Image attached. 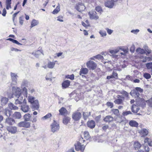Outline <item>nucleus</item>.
Here are the masks:
<instances>
[{
  "label": "nucleus",
  "instance_id": "obj_1",
  "mask_svg": "<svg viewBox=\"0 0 152 152\" xmlns=\"http://www.w3.org/2000/svg\"><path fill=\"white\" fill-rule=\"evenodd\" d=\"M143 91V90L140 87H136L135 89L132 90L130 94L132 97L135 98H138L140 96V94Z\"/></svg>",
  "mask_w": 152,
  "mask_h": 152
},
{
  "label": "nucleus",
  "instance_id": "obj_2",
  "mask_svg": "<svg viewBox=\"0 0 152 152\" xmlns=\"http://www.w3.org/2000/svg\"><path fill=\"white\" fill-rule=\"evenodd\" d=\"M16 99H15V104L16 105L25 104H26V100L25 96L23 97L22 95L19 96L18 97H16Z\"/></svg>",
  "mask_w": 152,
  "mask_h": 152
},
{
  "label": "nucleus",
  "instance_id": "obj_3",
  "mask_svg": "<svg viewBox=\"0 0 152 152\" xmlns=\"http://www.w3.org/2000/svg\"><path fill=\"white\" fill-rule=\"evenodd\" d=\"M82 116L81 113L77 110L74 112L72 115V118L75 121H78L81 118Z\"/></svg>",
  "mask_w": 152,
  "mask_h": 152
},
{
  "label": "nucleus",
  "instance_id": "obj_4",
  "mask_svg": "<svg viewBox=\"0 0 152 152\" xmlns=\"http://www.w3.org/2000/svg\"><path fill=\"white\" fill-rule=\"evenodd\" d=\"M12 90L14 95L15 96V97L22 95L21 89L19 87H12Z\"/></svg>",
  "mask_w": 152,
  "mask_h": 152
},
{
  "label": "nucleus",
  "instance_id": "obj_5",
  "mask_svg": "<svg viewBox=\"0 0 152 152\" xmlns=\"http://www.w3.org/2000/svg\"><path fill=\"white\" fill-rule=\"evenodd\" d=\"M10 75L12 80L11 85L12 86V85H16L17 83L18 76L16 74L12 72L10 73Z\"/></svg>",
  "mask_w": 152,
  "mask_h": 152
},
{
  "label": "nucleus",
  "instance_id": "obj_6",
  "mask_svg": "<svg viewBox=\"0 0 152 152\" xmlns=\"http://www.w3.org/2000/svg\"><path fill=\"white\" fill-rule=\"evenodd\" d=\"M51 126V131L53 133L58 131L59 128V124L55 121H54V122L52 124Z\"/></svg>",
  "mask_w": 152,
  "mask_h": 152
},
{
  "label": "nucleus",
  "instance_id": "obj_7",
  "mask_svg": "<svg viewBox=\"0 0 152 152\" xmlns=\"http://www.w3.org/2000/svg\"><path fill=\"white\" fill-rule=\"evenodd\" d=\"M87 67L90 69L94 70L96 67V64L93 61H90L86 63Z\"/></svg>",
  "mask_w": 152,
  "mask_h": 152
},
{
  "label": "nucleus",
  "instance_id": "obj_8",
  "mask_svg": "<svg viewBox=\"0 0 152 152\" xmlns=\"http://www.w3.org/2000/svg\"><path fill=\"white\" fill-rule=\"evenodd\" d=\"M75 8L78 11L81 12L85 10L86 7L83 3L79 2L76 5Z\"/></svg>",
  "mask_w": 152,
  "mask_h": 152
},
{
  "label": "nucleus",
  "instance_id": "obj_9",
  "mask_svg": "<svg viewBox=\"0 0 152 152\" xmlns=\"http://www.w3.org/2000/svg\"><path fill=\"white\" fill-rule=\"evenodd\" d=\"M75 149L77 151L80 150L82 151H84L85 146L84 145H82L81 143L79 142H77V143L75 144Z\"/></svg>",
  "mask_w": 152,
  "mask_h": 152
},
{
  "label": "nucleus",
  "instance_id": "obj_10",
  "mask_svg": "<svg viewBox=\"0 0 152 152\" xmlns=\"http://www.w3.org/2000/svg\"><path fill=\"white\" fill-rule=\"evenodd\" d=\"M30 126V123L24 120L21 121L18 124V126L20 127H24L26 128H29Z\"/></svg>",
  "mask_w": 152,
  "mask_h": 152
},
{
  "label": "nucleus",
  "instance_id": "obj_11",
  "mask_svg": "<svg viewBox=\"0 0 152 152\" xmlns=\"http://www.w3.org/2000/svg\"><path fill=\"white\" fill-rule=\"evenodd\" d=\"M96 12L95 11L89 12L88 14L90 18L91 19H94L97 20L99 19L98 16L96 15Z\"/></svg>",
  "mask_w": 152,
  "mask_h": 152
},
{
  "label": "nucleus",
  "instance_id": "obj_12",
  "mask_svg": "<svg viewBox=\"0 0 152 152\" xmlns=\"http://www.w3.org/2000/svg\"><path fill=\"white\" fill-rule=\"evenodd\" d=\"M7 129L8 131L12 134L15 133L17 131V128L15 126H7Z\"/></svg>",
  "mask_w": 152,
  "mask_h": 152
},
{
  "label": "nucleus",
  "instance_id": "obj_13",
  "mask_svg": "<svg viewBox=\"0 0 152 152\" xmlns=\"http://www.w3.org/2000/svg\"><path fill=\"white\" fill-rule=\"evenodd\" d=\"M5 123L9 125H12L15 124V121L13 118L8 117L6 119Z\"/></svg>",
  "mask_w": 152,
  "mask_h": 152
},
{
  "label": "nucleus",
  "instance_id": "obj_14",
  "mask_svg": "<svg viewBox=\"0 0 152 152\" xmlns=\"http://www.w3.org/2000/svg\"><path fill=\"white\" fill-rule=\"evenodd\" d=\"M31 108L32 109L37 110L39 108V102L37 100H35V102L32 103Z\"/></svg>",
  "mask_w": 152,
  "mask_h": 152
},
{
  "label": "nucleus",
  "instance_id": "obj_15",
  "mask_svg": "<svg viewBox=\"0 0 152 152\" xmlns=\"http://www.w3.org/2000/svg\"><path fill=\"white\" fill-rule=\"evenodd\" d=\"M104 4L105 7L110 8H112L114 6L115 3L111 0L106 1Z\"/></svg>",
  "mask_w": 152,
  "mask_h": 152
},
{
  "label": "nucleus",
  "instance_id": "obj_16",
  "mask_svg": "<svg viewBox=\"0 0 152 152\" xmlns=\"http://www.w3.org/2000/svg\"><path fill=\"white\" fill-rule=\"evenodd\" d=\"M59 115H61L65 116L68 113V111L64 107H62L59 110Z\"/></svg>",
  "mask_w": 152,
  "mask_h": 152
},
{
  "label": "nucleus",
  "instance_id": "obj_17",
  "mask_svg": "<svg viewBox=\"0 0 152 152\" xmlns=\"http://www.w3.org/2000/svg\"><path fill=\"white\" fill-rule=\"evenodd\" d=\"M87 126L91 129L94 128L96 125L95 121L93 120L88 121L87 123Z\"/></svg>",
  "mask_w": 152,
  "mask_h": 152
},
{
  "label": "nucleus",
  "instance_id": "obj_18",
  "mask_svg": "<svg viewBox=\"0 0 152 152\" xmlns=\"http://www.w3.org/2000/svg\"><path fill=\"white\" fill-rule=\"evenodd\" d=\"M21 110L25 113L27 112L29 109L28 106L25 104H21Z\"/></svg>",
  "mask_w": 152,
  "mask_h": 152
},
{
  "label": "nucleus",
  "instance_id": "obj_19",
  "mask_svg": "<svg viewBox=\"0 0 152 152\" xmlns=\"http://www.w3.org/2000/svg\"><path fill=\"white\" fill-rule=\"evenodd\" d=\"M32 114H30L29 113H27L25 114L23 116V118L24 120L26 121H31L32 119Z\"/></svg>",
  "mask_w": 152,
  "mask_h": 152
},
{
  "label": "nucleus",
  "instance_id": "obj_20",
  "mask_svg": "<svg viewBox=\"0 0 152 152\" xmlns=\"http://www.w3.org/2000/svg\"><path fill=\"white\" fill-rule=\"evenodd\" d=\"M113 118L111 115H107L104 119V121L106 123H110L113 121Z\"/></svg>",
  "mask_w": 152,
  "mask_h": 152
},
{
  "label": "nucleus",
  "instance_id": "obj_21",
  "mask_svg": "<svg viewBox=\"0 0 152 152\" xmlns=\"http://www.w3.org/2000/svg\"><path fill=\"white\" fill-rule=\"evenodd\" d=\"M131 109L132 112L134 113H136L139 111L140 109L135 105L132 104Z\"/></svg>",
  "mask_w": 152,
  "mask_h": 152
},
{
  "label": "nucleus",
  "instance_id": "obj_22",
  "mask_svg": "<svg viewBox=\"0 0 152 152\" xmlns=\"http://www.w3.org/2000/svg\"><path fill=\"white\" fill-rule=\"evenodd\" d=\"M147 102V101H145L143 99H141L139 102V105L142 107H144L145 106Z\"/></svg>",
  "mask_w": 152,
  "mask_h": 152
},
{
  "label": "nucleus",
  "instance_id": "obj_23",
  "mask_svg": "<svg viewBox=\"0 0 152 152\" xmlns=\"http://www.w3.org/2000/svg\"><path fill=\"white\" fill-rule=\"evenodd\" d=\"M70 84V82L69 80H65L62 83V86L63 88H66L69 86Z\"/></svg>",
  "mask_w": 152,
  "mask_h": 152
},
{
  "label": "nucleus",
  "instance_id": "obj_24",
  "mask_svg": "<svg viewBox=\"0 0 152 152\" xmlns=\"http://www.w3.org/2000/svg\"><path fill=\"white\" fill-rule=\"evenodd\" d=\"M129 125L132 127H137L138 126V124L136 121L134 120H131L129 122Z\"/></svg>",
  "mask_w": 152,
  "mask_h": 152
},
{
  "label": "nucleus",
  "instance_id": "obj_25",
  "mask_svg": "<svg viewBox=\"0 0 152 152\" xmlns=\"http://www.w3.org/2000/svg\"><path fill=\"white\" fill-rule=\"evenodd\" d=\"M8 101V99L6 97H3L1 100V104L3 106H5L7 104Z\"/></svg>",
  "mask_w": 152,
  "mask_h": 152
},
{
  "label": "nucleus",
  "instance_id": "obj_26",
  "mask_svg": "<svg viewBox=\"0 0 152 152\" xmlns=\"http://www.w3.org/2000/svg\"><path fill=\"white\" fill-rule=\"evenodd\" d=\"M21 116V113L19 112H15L13 115V117L16 119H20Z\"/></svg>",
  "mask_w": 152,
  "mask_h": 152
},
{
  "label": "nucleus",
  "instance_id": "obj_27",
  "mask_svg": "<svg viewBox=\"0 0 152 152\" xmlns=\"http://www.w3.org/2000/svg\"><path fill=\"white\" fill-rule=\"evenodd\" d=\"M88 72V69L86 68H83L80 69L79 74L80 75H81L82 74L85 75L87 74Z\"/></svg>",
  "mask_w": 152,
  "mask_h": 152
},
{
  "label": "nucleus",
  "instance_id": "obj_28",
  "mask_svg": "<svg viewBox=\"0 0 152 152\" xmlns=\"http://www.w3.org/2000/svg\"><path fill=\"white\" fill-rule=\"evenodd\" d=\"M11 111L9 109H5L4 111V113L7 116L9 117L11 115Z\"/></svg>",
  "mask_w": 152,
  "mask_h": 152
},
{
  "label": "nucleus",
  "instance_id": "obj_29",
  "mask_svg": "<svg viewBox=\"0 0 152 152\" xmlns=\"http://www.w3.org/2000/svg\"><path fill=\"white\" fill-rule=\"evenodd\" d=\"M70 119V118L69 117L65 116L63 119V123L64 124L66 125L69 121Z\"/></svg>",
  "mask_w": 152,
  "mask_h": 152
},
{
  "label": "nucleus",
  "instance_id": "obj_30",
  "mask_svg": "<svg viewBox=\"0 0 152 152\" xmlns=\"http://www.w3.org/2000/svg\"><path fill=\"white\" fill-rule=\"evenodd\" d=\"M8 106L11 110H16L18 109V107L12 103L9 104Z\"/></svg>",
  "mask_w": 152,
  "mask_h": 152
},
{
  "label": "nucleus",
  "instance_id": "obj_31",
  "mask_svg": "<svg viewBox=\"0 0 152 152\" xmlns=\"http://www.w3.org/2000/svg\"><path fill=\"white\" fill-rule=\"evenodd\" d=\"M91 115V113L89 112H83V116L84 120H86L88 117Z\"/></svg>",
  "mask_w": 152,
  "mask_h": 152
},
{
  "label": "nucleus",
  "instance_id": "obj_32",
  "mask_svg": "<svg viewBox=\"0 0 152 152\" xmlns=\"http://www.w3.org/2000/svg\"><path fill=\"white\" fill-rule=\"evenodd\" d=\"M141 146L140 144L138 142H135L134 147L135 150H138L140 148Z\"/></svg>",
  "mask_w": 152,
  "mask_h": 152
},
{
  "label": "nucleus",
  "instance_id": "obj_33",
  "mask_svg": "<svg viewBox=\"0 0 152 152\" xmlns=\"http://www.w3.org/2000/svg\"><path fill=\"white\" fill-rule=\"evenodd\" d=\"M55 64V63L54 62L49 61L48 62V67L50 69H52L53 68Z\"/></svg>",
  "mask_w": 152,
  "mask_h": 152
},
{
  "label": "nucleus",
  "instance_id": "obj_34",
  "mask_svg": "<svg viewBox=\"0 0 152 152\" xmlns=\"http://www.w3.org/2000/svg\"><path fill=\"white\" fill-rule=\"evenodd\" d=\"M22 95H23L24 96L27 97V90L25 87H24L23 89V91L22 93Z\"/></svg>",
  "mask_w": 152,
  "mask_h": 152
},
{
  "label": "nucleus",
  "instance_id": "obj_35",
  "mask_svg": "<svg viewBox=\"0 0 152 152\" xmlns=\"http://www.w3.org/2000/svg\"><path fill=\"white\" fill-rule=\"evenodd\" d=\"M42 53L40 51L38 50L36 51L35 53L33 52L32 53V54L35 56L36 58H38L39 56L41 55Z\"/></svg>",
  "mask_w": 152,
  "mask_h": 152
},
{
  "label": "nucleus",
  "instance_id": "obj_36",
  "mask_svg": "<svg viewBox=\"0 0 152 152\" xmlns=\"http://www.w3.org/2000/svg\"><path fill=\"white\" fill-rule=\"evenodd\" d=\"M120 93L122 94L124 96L128 97L129 96V94L126 91L123 90L119 91Z\"/></svg>",
  "mask_w": 152,
  "mask_h": 152
},
{
  "label": "nucleus",
  "instance_id": "obj_37",
  "mask_svg": "<svg viewBox=\"0 0 152 152\" xmlns=\"http://www.w3.org/2000/svg\"><path fill=\"white\" fill-rule=\"evenodd\" d=\"M140 133L143 136H145L148 134V131L146 129H143L141 131Z\"/></svg>",
  "mask_w": 152,
  "mask_h": 152
},
{
  "label": "nucleus",
  "instance_id": "obj_38",
  "mask_svg": "<svg viewBox=\"0 0 152 152\" xmlns=\"http://www.w3.org/2000/svg\"><path fill=\"white\" fill-rule=\"evenodd\" d=\"M38 23L39 22L38 21L35 19H33L31 22V28L37 25L38 24Z\"/></svg>",
  "mask_w": 152,
  "mask_h": 152
},
{
  "label": "nucleus",
  "instance_id": "obj_39",
  "mask_svg": "<svg viewBox=\"0 0 152 152\" xmlns=\"http://www.w3.org/2000/svg\"><path fill=\"white\" fill-rule=\"evenodd\" d=\"M84 136L86 140H88L90 138V136L88 132H85L84 133Z\"/></svg>",
  "mask_w": 152,
  "mask_h": 152
},
{
  "label": "nucleus",
  "instance_id": "obj_40",
  "mask_svg": "<svg viewBox=\"0 0 152 152\" xmlns=\"http://www.w3.org/2000/svg\"><path fill=\"white\" fill-rule=\"evenodd\" d=\"M114 102L118 104H122L123 102V100L122 99H118L114 101Z\"/></svg>",
  "mask_w": 152,
  "mask_h": 152
},
{
  "label": "nucleus",
  "instance_id": "obj_41",
  "mask_svg": "<svg viewBox=\"0 0 152 152\" xmlns=\"http://www.w3.org/2000/svg\"><path fill=\"white\" fill-rule=\"evenodd\" d=\"M28 81L26 80H23L21 84V87H25L27 86L28 85Z\"/></svg>",
  "mask_w": 152,
  "mask_h": 152
},
{
  "label": "nucleus",
  "instance_id": "obj_42",
  "mask_svg": "<svg viewBox=\"0 0 152 152\" xmlns=\"http://www.w3.org/2000/svg\"><path fill=\"white\" fill-rule=\"evenodd\" d=\"M35 98L32 96H29L28 97V101L31 104L35 102Z\"/></svg>",
  "mask_w": 152,
  "mask_h": 152
},
{
  "label": "nucleus",
  "instance_id": "obj_43",
  "mask_svg": "<svg viewBox=\"0 0 152 152\" xmlns=\"http://www.w3.org/2000/svg\"><path fill=\"white\" fill-rule=\"evenodd\" d=\"M136 51L141 54H143L145 53V50L140 48H138L136 50Z\"/></svg>",
  "mask_w": 152,
  "mask_h": 152
},
{
  "label": "nucleus",
  "instance_id": "obj_44",
  "mask_svg": "<svg viewBox=\"0 0 152 152\" xmlns=\"http://www.w3.org/2000/svg\"><path fill=\"white\" fill-rule=\"evenodd\" d=\"M146 66L148 69H151V71L152 70V62L146 64Z\"/></svg>",
  "mask_w": 152,
  "mask_h": 152
},
{
  "label": "nucleus",
  "instance_id": "obj_45",
  "mask_svg": "<svg viewBox=\"0 0 152 152\" xmlns=\"http://www.w3.org/2000/svg\"><path fill=\"white\" fill-rule=\"evenodd\" d=\"M60 10V7L59 5L57 6L56 8L54 10L52 13L53 14H56Z\"/></svg>",
  "mask_w": 152,
  "mask_h": 152
},
{
  "label": "nucleus",
  "instance_id": "obj_46",
  "mask_svg": "<svg viewBox=\"0 0 152 152\" xmlns=\"http://www.w3.org/2000/svg\"><path fill=\"white\" fill-rule=\"evenodd\" d=\"M143 77L146 79H148L151 78V75L149 73L145 72L144 74Z\"/></svg>",
  "mask_w": 152,
  "mask_h": 152
},
{
  "label": "nucleus",
  "instance_id": "obj_47",
  "mask_svg": "<svg viewBox=\"0 0 152 152\" xmlns=\"http://www.w3.org/2000/svg\"><path fill=\"white\" fill-rule=\"evenodd\" d=\"M52 116V115L50 113H48L46 115L43 117L42 118L43 119H46L51 117Z\"/></svg>",
  "mask_w": 152,
  "mask_h": 152
},
{
  "label": "nucleus",
  "instance_id": "obj_48",
  "mask_svg": "<svg viewBox=\"0 0 152 152\" xmlns=\"http://www.w3.org/2000/svg\"><path fill=\"white\" fill-rule=\"evenodd\" d=\"M111 111L114 114L117 115H118L119 112L118 109H113L111 110Z\"/></svg>",
  "mask_w": 152,
  "mask_h": 152
},
{
  "label": "nucleus",
  "instance_id": "obj_49",
  "mask_svg": "<svg viewBox=\"0 0 152 152\" xmlns=\"http://www.w3.org/2000/svg\"><path fill=\"white\" fill-rule=\"evenodd\" d=\"M112 76L113 78L117 79L118 78V74L115 71H113Z\"/></svg>",
  "mask_w": 152,
  "mask_h": 152
},
{
  "label": "nucleus",
  "instance_id": "obj_50",
  "mask_svg": "<svg viewBox=\"0 0 152 152\" xmlns=\"http://www.w3.org/2000/svg\"><path fill=\"white\" fill-rule=\"evenodd\" d=\"M95 58L98 59H103V57L100 54L97 55L96 56H94Z\"/></svg>",
  "mask_w": 152,
  "mask_h": 152
},
{
  "label": "nucleus",
  "instance_id": "obj_51",
  "mask_svg": "<svg viewBox=\"0 0 152 152\" xmlns=\"http://www.w3.org/2000/svg\"><path fill=\"white\" fill-rule=\"evenodd\" d=\"M132 114V113L130 111L124 112H123V113H122L123 115L124 116H126L127 115H129V114Z\"/></svg>",
  "mask_w": 152,
  "mask_h": 152
},
{
  "label": "nucleus",
  "instance_id": "obj_52",
  "mask_svg": "<svg viewBox=\"0 0 152 152\" xmlns=\"http://www.w3.org/2000/svg\"><path fill=\"white\" fill-rule=\"evenodd\" d=\"M99 33L102 37L105 36L107 35L106 33L104 31H100Z\"/></svg>",
  "mask_w": 152,
  "mask_h": 152
},
{
  "label": "nucleus",
  "instance_id": "obj_53",
  "mask_svg": "<svg viewBox=\"0 0 152 152\" xmlns=\"http://www.w3.org/2000/svg\"><path fill=\"white\" fill-rule=\"evenodd\" d=\"M66 77L68 79H69L71 80H73L74 79V75L72 74L71 75H68L66 76Z\"/></svg>",
  "mask_w": 152,
  "mask_h": 152
},
{
  "label": "nucleus",
  "instance_id": "obj_54",
  "mask_svg": "<svg viewBox=\"0 0 152 152\" xmlns=\"http://www.w3.org/2000/svg\"><path fill=\"white\" fill-rule=\"evenodd\" d=\"M106 105L108 107H110V108H113V103L110 102H107L106 104Z\"/></svg>",
  "mask_w": 152,
  "mask_h": 152
},
{
  "label": "nucleus",
  "instance_id": "obj_55",
  "mask_svg": "<svg viewBox=\"0 0 152 152\" xmlns=\"http://www.w3.org/2000/svg\"><path fill=\"white\" fill-rule=\"evenodd\" d=\"M24 18V16H22L19 18V23L21 25L23 24V19Z\"/></svg>",
  "mask_w": 152,
  "mask_h": 152
},
{
  "label": "nucleus",
  "instance_id": "obj_56",
  "mask_svg": "<svg viewBox=\"0 0 152 152\" xmlns=\"http://www.w3.org/2000/svg\"><path fill=\"white\" fill-rule=\"evenodd\" d=\"M37 121V116H33L32 117V119L31 120V121L32 122V123L35 122Z\"/></svg>",
  "mask_w": 152,
  "mask_h": 152
},
{
  "label": "nucleus",
  "instance_id": "obj_57",
  "mask_svg": "<svg viewBox=\"0 0 152 152\" xmlns=\"http://www.w3.org/2000/svg\"><path fill=\"white\" fill-rule=\"evenodd\" d=\"M146 51L148 54H149L151 53L152 51L151 50L149 49L148 46H146V47L145 48Z\"/></svg>",
  "mask_w": 152,
  "mask_h": 152
},
{
  "label": "nucleus",
  "instance_id": "obj_58",
  "mask_svg": "<svg viewBox=\"0 0 152 152\" xmlns=\"http://www.w3.org/2000/svg\"><path fill=\"white\" fill-rule=\"evenodd\" d=\"M105 29L106 30H107L108 34L110 35L111 34L113 31V30L109 29L108 28H106Z\"/></svg>",
  "mask_w": 152,
  "mask_h": 152
},
{
  "label": "nucleus",
  "instance_id": "obj_59",
  "mask_svg": "<svg viewBox=\"0 0 152 152\" xmlns=\"http://www.w3.org/2000/svg\"><path fill=\"white\" fill-rule=\"evenodd\" d=\"M130 50L132 53H133L135 50V46L134 45H132L131 46Z\"/></svg>",
  "mask_w": 152,
  "mask_h": 152
},
{
  "label": "nucleus",
  "instance_id": "obj_60",
  "mask_svg": "<svg viewBox=\"0 0 152 152\" xmlns=\"http://www.w3.org/2000/svg\"><path fill=\"white\" fill-rule=\"evenodd\" d=\"M95 10L97 11L100 13L102 11L101 7L99 6L96 7Z\"/></svg>",
  "mask_w": 152,
  "mask_h": 152
},
{
  "label": "nucleus",
  "instance_id": "obj_61",
  "mask_svg": "<svg viewBox=\"0 0 152 152\" xmlns=\"http://www.w3.org/2000/svg\"><path fill=\"white\" fill-rule=\"evenodd\" d=\"M142 59L143 58L142 60V61L143 62H146L149 59V57H147L146 56H145L144 57H143L142 58H141Z\"/></svg>",
  "mask_w": 152,
  "mask_h": 152
},
{
  "label": "nucleus",
  "instance_id": "obj_62",
  "mask_svg": "<svg viewBox=\"0 0 152 152\" xmlns=\"http://www.w3.org/2000/svg\"><path fill=\"white\" fill-rule=\"evenodd\" d=\"M139 31V30L138 29L135 30H132L131 31L132 33H133L134 34H136Z\"/></svg>",
  "mask_w": 152,
  "mask_h": 152
},
{
  "label": "nucleus",
  "instance_id": "obj_63",
  "mask_svg": "<svg viewBox=\"0 0 152 152\" xmlns=\"http://www.w3.org/2000/svg\"><path fill=\"white\" fill-rule=\"evenodd\" d=\"M7 13V11L6 9L5 8H4L3 10V12L2 14V15L5 17L6 16V14Z\"/></svg>",
  "mask_w": 152,
  "mask_h": 152
},
{
  "label": "nucleus",
  "instance_id": "obj_64",
  "mask_svg": "<svg viewBox=\"0 0 152 152\" xmlns=\"http://www.w3.org/2000/svg\"><path fill=\"white\" fill-rule=\"evenodd\" d=\"M12 42L18 45H22V44L19 43L17 40L13 39Z\"/></svg>",
  "mask_w": 152,
  "mask_h": 152
}]
</instances>
